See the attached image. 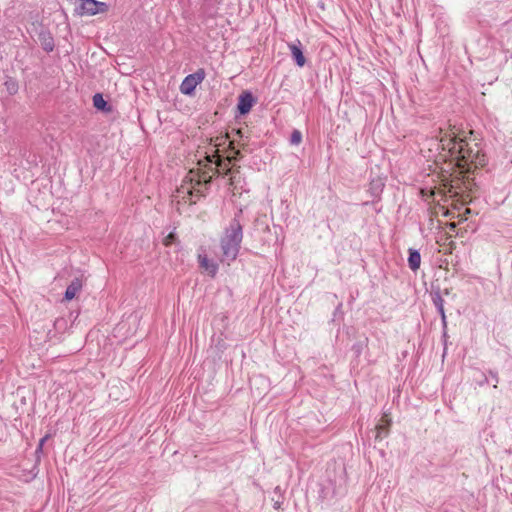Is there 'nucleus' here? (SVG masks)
<instances>
[{
	"mask_svg": "<svg viewBox=\"0 0 512 512\" xmlns=\"http://www.w3.org/2000/svg\"><path fill=\"white\" fill-rule=\"evenodd\" d=\"M108 5L105 2L97 0H81L75 8V13L79 16H94L96 14L108 11Z\"/></svg>",
	"mask_w": 512,
	"mask_h": 512,
	"instance_id": "nucleus-4",
	"label": "nucleus"
},
{
	"mask_svg": "<svg viewBox=\"0 0 512 512\" xmlns=\"http://www.w3.org/2000/svg\"><path fill=\"white\" fill-rule=\"evenodd\" d=\"M227 138H228L227 136L217 137L216 141H215V146L223 145L226 142Z\"/></svg>",
	"mask_w": 512,
	"mask_h": 512,
	"instance_id": "nucleus-18",
	"label": "nucleus"
},
{
	"mask_svg": "<svg viewBox=\"0 0 512 512\" xmlns=\"http://www.w3.org/2000/svg\"><path fill=\"white\" fill-rule=\"evenodd\" d=\"M391 425V419L388 418L386 414L383 415L381 418L380 423L376 426L377 434L376 439H382L383 437L387 436L389 427Z\"/></svg>",
	"mask_w": 512,
	"mask_h": 512,
	"instance_id": "nucleus-12",
	"label": "nucleus"
},
{
	"mask_svg": "<svg viewBox=\"0 0 512 512\" xmlns=\"http://www.w3.org/2000/svg\"><path fill=\"white\" fill-rule=\"evenodd\" d=\"M256 98L250 91L242 92L238 97L237 110L240 115H245L250 112L254 104H256Z\"/></svg>",
	"mask_w": 512,
	"mask_h": 512,
	"instance_id": "nucleus-6",
	"label": "nucleus"
},
{
	"mask_svg": "<svg viewBox=\"0 0 512 512\" xmlns=\"http://www.w3.org/2000/svg\"><path fill=\"white\" fill-rule=\"evenodd\" d=\"M438 137L439 147L455 158L459 166H469L477 159V155L480 152L477 145L475 144L474 147L470 146L466 139L460 137L453 128L446 130L440 128Z\"/></svg>",
	"mask_w": 512,
	"mask_h": 512,
	"instance_id": "nucleus-1",
	"label": "nucleus"
},
{
	"mask_svg": "<svg viewBox=\"0 0 512 512\" xmlns=\"http://www.w3.org/2000/svg\"><path fill=\"white\" fill-rule=\"evenodd\" d=\"M408 252V266L413 272H416L421 265V255L418 250L413 248H409Z\"/></svg>",
	"mask_w": 512,
	"mask_h": 512,
	"instance_id": "nucleus-11",
	"label": "nucleus"
},
{
	"mask_svg": "<svg viewBox=\"0 0 512 512\" xmlns=\"http://www.w3.org/2000/svg\"><path fill=\"white\" fill-rule=\"evenodd\" d=\"M242 210L234 216L229 225L224 229L223 235L220 238L221 257L220 261L230 265L240 251L241 243L243 240V226L240 223L239 216Z\"/></svg>",
	"mask_w": 512,
	"mask_h": 512,
	"instance_id": "nucleus-2",
	"label": "nucleus"
},
{
	"mask_svg": "<svg viewBox=\"0 0 512 512\" xmlns=\"http://www.w3.org/2000/svg\"><path fill=\"white\" fill-rule=\"evenodd\" d=\"M432 301L434 306L436 307L438 313L441 316V322L443 326V335L446 336L447 330V318L444 310V300L439 292H436L432 295Z\"/></svg>",
	"mask_w": 512,
	"mask_h": 512,
	"instance_id": "nucleus-7",
	"label": "nucleus"
},
{
	"mask_svg": "<svg viewBox=\"0 0 512 512\" xmlns=\"http://www.w3.org/2000/svg\"><path fill=\"white\" fill-rule=\"evenodd\" d=\"M289 49L292 55L293 60L299 67H303L306 63V58L303 54L300 41L296 43L289 44Z\"/></svg>",
	"mask_w": 512,
	"mask_h": 512,
	"instance_id": "nucleus-8",
	"label": "nucleus"
},
{
	"mask_svg": "<svg viewBox=\"0 0 512 512\" xmlns=\"http://www.w3.org/2000/svg\"><path fill=\"white\" fill-rule=\"evenodd\" d=\"M206 73L203 68L187 75L180 84V92L184 95H192L199 85L205 79Z\"/></svg>",
	"mask_w": 512,
	"mask_h": 512,
	"instance_id": "nucleus-5",
	"label": "nucleus"
},
{
	"mask_svg": "<svg viewBox=\"0 0 512 512\" xmlns=\"http://www.w3.org/2000/svg\"><path fill=\"white\" fill-rule=\"evenodd\" d=\"M236 133L242 138V132L241 130H237Z\"/></svg>",
	"mask_w": 512,
	"mask_h": 512,
	"instance_id": "nucleus-24",
	"label": "nucleus"
},
{
	"mask_svg": "<svg viewBox=\"0 0 512 512\" xmlns=\"http://www.w3.org/2000/svg\"><path fill=\"white\" fill-rule=\"evenodd\" d=\"M81 289L82 280L80 278H74L66 288L64 298L68 301L72 300Z\"/></svg>",
	"mask_w": 512,
	"mask_h": 512,
	"instance_id": "nucleus-10",
	"label": "nucleus"
},
{
	"mask_svg": "<svg viewBox=\"0 0 512 512\" xmlns=\"http://www.w3.org/2000/svg\"><path fill=\"white\" fill-rule=\"evenodd\" d=\"M485 163H486L485 155L483 153H481V151H480L479 154L477 155V159H475V161H473L470 165H474L475 167H478V166H484Z\"/></svg>",
	"mask_w": 512,
	"mask_h": 512,
	"instance_id": "nucleus-16",
	"label": "nucleus"
},
{
	"mask_svg": "<svg viewBox=\"0 0 512 512\" xmlns=\"http://www.w3.org/2000/svg\"><path fill=\"white\" fill-rule=\"evenodd\" d=\"M44 441H45V438H42L40 440L39 447H38L39 450L42 449V445H43Z\"/></svg>",
	"mask_w": 512,
	"mask_h": 512,
	"instance_id": "nucleus-22",
	"label": "nucleus"
},
{
	"mask_svg": "<svg viewBox=\"0 0 512 512\" xmlns=\"http://www.w3.org/2000/svg\"><path fill=\"white\" fill-rule=\"evenodd\" d=\"M229 147L234 152V155L229 157V162H233V161L239 160L242 157L240 150H235L234 149L232 141L229 142Z\"/></svg>",
	"mask_w": 512,
	"mask_h": 512,
	"instance_id": "nucleus-17",
	"label": "nucleus"
},
{
	"mask_svg": "<svg viewBox=\"0 0 512 512\" xmlns=\"http://www.w3.org/2000/svg\"><path fill=\"white\" fill-rule=\"evenodd\" d=\"M210 183V180L202 179V177L194 172L190 171L184 180V184L181 186L179 192L185 193L187 192L191 197H201L203 196L202 187L207 186ZM190 202L195 203L196 200L190 198Z\"/></svg>",
	"mask_w": 512,
	"mask_h": 512,
	"instance_id": "nucleus-3",
	"label": "nucleus"
},
{
	"mask_svg": "<svg viewBox=\"0 0 512 512\" xmlns=\"http://www.w3.org/2000/svg\"><path fill=\"white\" fill-rule=\"evenodd\" d=\"M455 227H456L455 223H451V224H450V228H451V229H454Z\"/></svg>",
	"mask_w": 512,
	"mask_h": 512,
	"instance_id": "nucleus-25",
	"label": "nucleus"
},
{
	"mask_svg": "<svg viewBox=\"0 0 512 512\" xmlns=\"http://www.w3.org/2000/svg\"><path fill=\"white\" fill-rule=\"evenodd\" d=\"M199 265L201 268L205 269L210 276L214 277L218 271V264L214 261L209 260L206 255L198 256Z\"/></svg>",
	"mask_w": 512,
	"mask_h": 512,
	"instance_id": "nucleus-9",
	"label": "nucleus"
},
{
	"mask_svg": "<svg viewBox=\"0 0 512 512\" xmlns=\"http://www.w3.org/2000/svg\"><path fill=\"white\" fill-rule=\"evenodd\" d=\"M173 240H174V234H173V233H170V234L166 237V239H165V241H164V244H165L166 246H168V245H170V244L172 243V241H173Z\"/></svg>",
	"mask_w": 512,
	"mask_h": 512,
	"instance_id": "nucleus-20",
	"label": "nucleus"
},
{
	"mask_svg": "<svg viewBox=\"0 0 512 512\" xmlns=\"http://www.w3.org/2000/svg\"><path fill=\"white\" fill-rule=\"evenodd\" d=\"M488 383V379L486 375L483 374V379L479 382L480 385H484Z\"/></svg>",
	"mask_w": 512,
	"mask_h": 512,
	"instance_id": "nucleus-21",
	"label": "nucleus"
},
{
	"mask_svg": "<svg viewBox=\"0 0 512 512\" xmlns=\"http://www.w3.org/2000/svg\"><path fill=\"white\" fill-rule=\"evenodd\" d=\"M302 141V133L299 130H294L291 133L290 143L292 145H299Z\"/></svg>",
	"mask_w": 512,
	"mask_h": 512,
	"instance_id": "nucleus-15",
	"label": "nucleus"
},
{
	"mask_svg": "<svg viewBox=\"0 0 512 512\" xmlns=\"http://www.w3.org/2000/svg\"><path fill=\"white\" fill-rule=\"evenodd\" d=\"M93 105L95 108L102 111H110L111 109L107 101L104 100L102 94L100 93H96L93 96Z\"/></svg>",
	"mask_w": 512,
	"mask_h": 512,
	"instance_id": "nucleus-13",
	"label": "nucleus"
},
{
	"mask_svg": "<svg viewBox=\"0 0 512 512\" xmlns=\"http://www.w3.org/2000/svg\"><path fill=\"white\" fill-rule=\"evenodd\" d=\"M470 212H471V211H470V209H469V208H466V209H465V214H466V215H469V213H470Z\"/></svg>",
	"mask_w": 512,
	"mask_h": 512,
	"instance_id": "nucleus-23",
	"label": "nucleus"
},
{
	"mask_svg": "<svg viewBox=\"0 0 512 512\" xmlns=\"http://www.w3.org/2000/svg\"><path fill=\"white\" fill-rule=\"evenodd\" d=\"M42 47L46 52H51L54 49V40L50 35L42 36Z\"/></svg>",
	"mask_w": 512,
	"mask_h": 512,
	"instance_id": "nucleus-14",
	"label": "nucleus"
},
{
	"mask_svg": "<svg viewBox=\"0 0 512 512\" xmlns=\"http://www.w3.org/2000/svg\"><path fill=\"white\" fill-rule=\"evenodd\" d=\"M489 375L491 376V378L494 380L495 384H494V388L497 387V383L499 382V378H498V374L492 370L489 371Z\"/></svg>",
	"mask_w": 512,
	"mask_h": 512,
	"instance_id": "nucleus-19",
	"label": "nucleus"
}]
</instances>
